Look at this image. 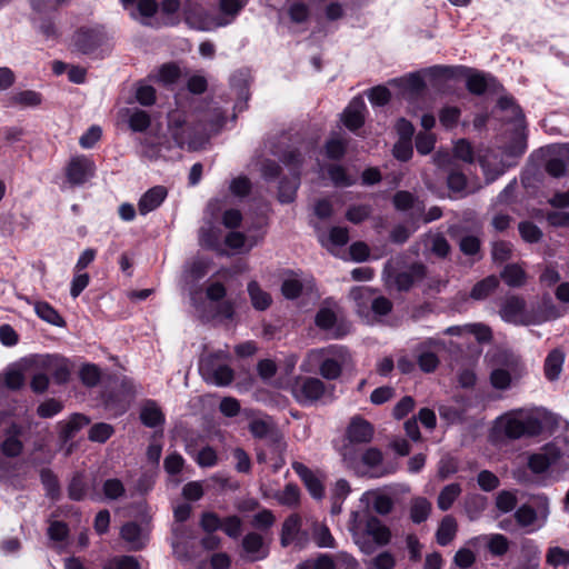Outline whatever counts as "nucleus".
Here are the masks:
<instances>
[{
    "instance_id": "obj_4",
    "label": "nucleus",
    "mask_w": 569,
    "mask_h": 569,
    "mask_svg": "<svg viewBox=\"0 0 569 569\" xmlns=\"http://www.w3.org/2000/svg\"><path fill=\"white\" fill-rule=\"evenodd\" d=\"M229 358V352L222 350L202 356L199 372L203 380L218 387L229 386L234 378L233 370L226 363Z\"/></svg>"
},
{
    "instance_id": "obj_22",
    "label": "nucleus",
    "mask_w": 569,
    "mask_h": 569,
    "mask_svg": "<svg viewBox=\"0 0 569 569\" xmlns=\"http://www.w3.org/2000/svg\"><path fill=\"white\" fill-rule=\"evenodd\" d=\"M140 420L148 428H156L164 423V415L153 400L146 401L140 409Z\"/></svg>"
},
{
    "instance_id": "obj_63",
    "label": "nucleus",
    "mask_w": 569,
    "mask_h": 569,
    "mask_svg": "<svg viewBox=\"0 0 569 569\" xmlns=\"http://www.w3.org/2000/svg\"><path fill=\"white\" fill-rule=\"evenodd\" d=\"M517 505V498L511 491H501L497 496L496 506L502 512L511 511Z\"/></svg>"
},
{
    "instance_id": "obj_54",
    "label": "nucleus",
    "mask_w": 569,
    "mask_h": 569,
    "mask_svg": "<svg viewBox=\"0 0 569 569\" xmlns=\"http://www.w3.org/2000/svg\"><path fill=\"white\" fill-rule=\"evenodd\" d=\"M450 244L447 239L438 233L430 239V251L439 258H446L450 252Z\"/></svg>"
},
{
    "instance_id": "obj_33",
    "label": "nucleus",
    "mask_w": 569,
    "mask_h": 569,
    "mask_svg": "<svg viewBox=\"0 0 569 569\" xmlns=\"http://www.w3.org/2000/svg\"><path fill=\"white\" fill-rule=\"evenodd\" d=\"M248 292L251 299V303L257 310H266L271 305L270 295L263 291L258 282L251 281L248 284Z\"/></svg>"
},
{
    "instance_id": "obj_47",
    "label": "nucleus",
    "mask_w": 569,
    "mask_h": 569,
    "mask_svg": "<svg viewBox=\"0 0 569 569\" xmlns=\"http://www.w3.org/2000/svg\"><path fill=\"white\" fill-rule=\"evenodd\" d=\"M68 495L72 500H82L87 495V485L81 475H76L72 477L69 486H68Z\"/></svg>"
},
{
    "instance_id": "obj_52",
    "label": "nucleus",
    "mask_w": 569,
    "mask_h": 569,
    "mask_svg": "<svg viewBox=\"0 0 569 569\" xmlns=\"http://www.w3.org/2000/svg\"><path fill=\"white\" fill-rule=\"evenodd\" d=\"M11 101L14 104L23 106V107H34L40 104L41 97L39 93L32 90H26L16 93L11 97Z\"/></svg>"
},
{
    "instance_id": "obj_1",
    "label": "nucleus",
    "mask_w": 569,
    "mask_h": 569,
    "mask_svg": "<svg viewBox=\"0 0 569 569\" xmlns=\"http://www.w3.org/2000/svg\"><path fill=\"white\" fill-rule=\"evenodd\" d=\"M348 529L365 555H372L377 548L386 547L392 538L390 528L378 517L359 511L351 512Z\"/></svg>"
},
{
    "instance_id": "obj_6",
    "label": "nucleus",
    "mask_w": 569,
    "mask_h": 569,
    "mask_svg": "<svg viewBox=\"0 0 569 569\" xmlns=\"http://www.w3.org/2000/svg\"><path fill=\"white\" fill-rule=\"evenodd\" d=\"M248 428L254 438L266 439L270 448L279 452L286 450L283 436L271 417L254 418L249 422Z\"/></svg>"
},
{
    "instance_id": "obj_48",
    "label": "nucleus",
    "mask_w": 569,
    "mask_h": 569,
    "mask_svg": "<svg viewBox=\"0 0 569 569\" xmlns=\"http://www.w3.org/2000/svg\"><path fill=\"white\" fill-rule=\"evenodd\" d=\"M113 433V427L108 423H96L89 430V439L94 442L103 443L106 442Z\"/></svg>"
},
{
    "instance_id": "obj_26",
    "label": "nucleus",
    "mask_w": 569,
    "mask_h": 569,
    "mask_svg": "<svg viewBox=\"0 0 569 569\" xmlns=\"http://www.w3.org/2000/svg\"><path fill=\"white\" fill-rule=\"evenodd\" d=\"M449 233L452 238H458L459 249L465 256L473 257L480 253L481 240L477 236L463 234L458 237L456 229H450Z\"/></svg>"
},
{
    "instance_id": "obj_40",
    "label": "nucleus",
    "mask_w": 569,
    "mask_h": 569,
    "mask_svg": "<svg viewBox=\"0 0 569 569\" xmlns=\"http://www.w3.org/2000/svg\"><path fill=\"white\" fill-rule=\"evenodd\" d=\"M529 432V422L517 418H508L505 422V433L509 438L518 439Z\"/></svg>"
},
{
    "instance_id": "obj_57",
    "label": "nucleus",
    "mask_w": 569,
    "mask_h": 569,
    "mask_svg": "<svg viewBox=\"0 0 569 569\" xmlns=\"http://www.w3.org/2000/svg\"><path fill=\"white\" fill-rule=\"evenodd\" d=\"M80 379L88 387H94L100 381V370L94 365H84L80 370Z\"/></svg>"
},
{
    "instance_id": "obj_7",
    "label": "nucleus",
    "mask_w": 569,
    "mask_h": 569,
    "mask_svg": "<svg viewBox=\"0 0 569 569\" xmlns=\"http://www.w3.org/2000/svg\"><path fill=\"white\" fill-rule=\"evenodd\" d=\"M427 277V267L421 262L410 264L406 270L385 278L387 287H395L398 291H409L417 282Z\"/></svg>"
},
{
    "instance_id": "obj_13",
    "label": "nucleus",
    "mask_w": 569,
    "mask_h": 569,
    "mask_svg": "<svg viewBox=\"0 0 569 569\" xmlns=\"http://www.w3.org/2000/svg\"><path fill=\"white\" fill-rule=\"evenodd\" d=\"M39 366L50 371L57 383H66L70 378V365L64 358L44 356L40 358Z\"/></svg>"
},
{
    "instance_id": "obj_59",
    "label": "nucleus",
    "mask_w": 569,
    "mask_h": 569,
    "mask_svg": "<svg viewBox=\"0 0 569 569\" xmlns=\"http://www.w3.org/2000/svg\"><path fill=\"white\" fill-rule=\"evenodd\" d=\"M487 87L488 80L481 73H472L467 78V88L473 94H482Z\"/></svg>"
},
{
    "instance_id": "obj_24",
    "label": "nucleus",
    "mask_w": 569,
    "mask_h": 569,
    "mask_svg": "<svg viewBox=\"0 0 569 569\" xmlns=\"http://www.w3.org/2000/svg\"><path fill=\"white\" fill-rule=\"evenodd\" d=\"M565 362V352L561 349L551 350L543 365L545 376L548 380H558Z\"/></svg>"
},
{
    "instance_id": "obj_53",
    "label": "nucleus",
    "mask_w": 569,
    "mask_h": 569,
    "mask_svg": "<svg viewBox=\"0 0 569 569\" xmlns=\"http://www.w3.org/2000/svg\"><path fill=\"white\" fill-rule=\"evenodd\" d=\"M208 272V262L201 259L193 260L186 269L184 274L188 280L196 281L204 277Z\"/></svg>"
},
{
    "instance_id": "obj_32",
    "label": "nucleus",
    "mask_w": 569,
    "mask_h": 569,
    "mask_svg": "<svg viewBox=\"0 0 569 569\" xmlns=\"http://www.w3.org/2000/svg\"><path fill=\"white\" fill-rule=\"evenodd\" d=\"M461 491L459 483H450L443 487L437 499L438 508L442 511L450 509Z\"/></svg>"
},
{
    "instance_id": "obj_64",
    "label": "nucleus",
    "mask_w": 569,
    "mask_h": 569,
    "mask_svg": "<svg viewBox=\"0 0 569 569\" xmlns=\"http://www.w3.org/2000/svg\"><path fill=\"white\" fill-rule=\"evenodd\" d=\"M390 97H391L390 91L388 90V88H386L383 86H377V87L372 88L368 93V98H369L370 102L376 106L387 104L390 100Z\"/></svg>"
},
{
    "instance_id": "obj_36",
    "label": "nucleus",
    "mask_w": 569,
    "mask_h": 569,
    "mask_svg": "<svg viewBox=\"0 0 569 569\" xmlns=\"http://www.w3.org/2000/svg\"><path fill=\"white\" fill-rule=\"evenodd\" d=\"M102 492L108 500H119L126 496V487L118 478H109L102 483Z\"/></svg>"
},
{
    "instance_id": "obj_56",
    "label": "nucleus",
    "mask_w": 569,
    "mask_h": 569,
    "mask_svg": "<svg viewBox=\"0 0 569 569\" xmlns=\"http://www.w3.org/2000/svg\"><path fill=\"white\" fill-rule=\"evenodd\" d=\"M490 382L493 388L505 390L510 387L511 376L506 369L498 368L491 371Z\"/></svg>"
},
{
    "instance_id": "obj_55",
    "label": "nucleus",
    "mask_w": 569,
    "mask_h": 569,
    "mask_svg": "<svg viewBox=\"0 0 569 569\" xmlns=\"http://www.w3.org/2000/svg\"><path fill=\"white\" fill-rule=\"evenodd\" d=\"M436 143V136L429 132H419L416 137V148L420 154L430 153Z\"/></svg>"
},
{
    "instance_id": "obj_21",
    "label": "nucleus",
    "mask_w": 569,
    "mask_h": 569,
    "mask_svg": "<svg viewBox=\"0 0 569 569\" xmlns=\"http://www.w3.org/2000/svg\"><path fill=\"white\" fill-rule=\"evenodd\" d=\"M242 548L249 555L250 561L264 559L268 550L263 548V538L257 532H249L242 539Z\"/></svg>"
},
{
    "instance_id": "obj_62",
    "label": "nucleus",
    "mask_w": 569,
    "mask_h": 569,
    "mask_svg": "<svg viewBox=\"0 0 569 569\" xmlns=\"http://www.w3.org/2000/svg\"><path fill=\"white\" fill-rule=\"evenodd\" d=\"M200 526L206 532L213 533L221 528L222 520L217 513L208 511L201 515Z\"/></svg>"
},
{
    "instance_id": "obj_43",
    "label": "nucleus",
    "mask_w": 569,
    "mask_h": 569,
    "mask_svg": "<svg viewBox=\"0 0 569 569\" xmlns=\"http://www.w3.org/2000/svg\"><path fill=\"white\" fill-rule=\"evenodd\" d=\"M491 257L497 263L510 260L512 257V244L502 240L493 242L491 247Z\"/></svg>"
},
{
    "instance_id": "obj_60",
    "label": "nucleus",
    "mask_w": 569,
    "mask_h": 569,
    "mask_svg": "<svg viewBox=\"0 0 569 569\" xmlns=\"http://www.w3.org/2000/svg\"><path fill=\"white\" fill-rule=\"evenodd\" d=\"M515 518L520 526L527 527V526L532 525L536 521L537 513L532 507H530L528 505H522L515 512Z\"/></svg>"
},
{
    "instance_id": "obj_37",
    "label": "nucleus",
    "mask_w": 569,
    "mask_h": 569,
    "mask_svg": "<svg viewBox=\"0 0 569 569\" xmlns=\"http://www.w3.org/2000/svg\"><path fill=\"white\" fill-rule=\"evenodd\" d=\"M276 500L287 507H297L300 498V490L297 485L288 483L283 490L274 495Z\"/></svg>"
},
{
    "instance_id": "obj_16",
    "label": "nucleus",
    "mask_w": 569,
    "mask_h": 569,
    "mask_svg": "<svg viewBox=\"0 0 569 569\" xmlns=\"http://www.w3.org/2000/svg\"><path fill=\"white\" fill-rule=\"evenodd\" d=\"M292 469L300 477L306 485L308 491L315 499H321L325 495V489L320 479L303 463L292 462Z\"/></svg>"
},
{
    "instance_id": "obj_46",
    "label": "nucleus",
    "mask_w": 569,
    "mask_h": 569,
    "mask_svg": "<svg viewBox=\"0 0 569 569\" xmlns=\"http://www.w3.org/2000/svg\"><path fill=\"white\" fill-rule=\"evenodd\" d=\"M453 156L455 158L467 162L472 163L475 161V154L471 143L466 139H459L453 147Z\"/></svg>"
},
{
    "instance_id": "obj_2",
    "label": "nucleus",
    "mask_w": 569,
    "mask_h": 569,
    "mask_svg": "<svg viewBox=\"0 0 569 569\" xmlns=\"http://www.w3.org/2000/svg\"><path fill=\"white\" fill-rule=\"evenodd\" d=\"M308 357L318 363L319 375L327 380H337L342 373V368L351 362L349 350L342 346L313 349Z\"/></svg>"
},
{
    "instance_id": "obj_25",
    "label": "nucleus",
    "mask_w": 569,
    "mask_h": 569,
    "mask_svg": "<svg viewBox=\"0 0 569 569\" xmlns=\"http://www.w3.org/2000/svg\"><path fill=\"white\" fill-rule=\"evenodd\" d=\"M501 279L512 288L523 287L527 282V273L518 263H509L500 272Z\"/></svg>"
},
{
    "instance_id": "obj_17",
    "label": "nucleus",
    "mask_w": 569,
    "mask_h": 569,
    "mask_svg": "<svg viewBox=\"0 0 569 569\" xmlns=\"http://www.w3.org/2000/svg\"><path fill=\"white\" fill-rule=\"evenodd\" d=\"M89 423L90 419L87 416L82 413H72L68 419L58 423L59 437L63 442H67Z\"/></svg>"
},
{
    "instance_id": "obj_8",
    "label": "nucleus",
    "mask_w": 569,
    "mask_h": 569,
    "mask_svg": "<svg viewBox=\"0 0 569 569\" xmlns=\"http://www.w3.org/2000/svg\"><path fill=\"white\" fill-rule=\"evenodd\" d=\"M186 23L197 30H211L224 24L211 17L198 2L187 0L183 6Z\"/></svg>"
},
{
    "instance_id": "obj_58",
    "label": "nucleus",
    "mask_w": 569,
    "mask_h": 569,
    "mask_svg": "<svg viewBox=\"0 0 569 569\" xmlns=\"http://www.w3.org/2000/svg\"><path fill=\"white\" fill-rule=\"evenodd\" d=\"M337 321L336 313L329 308L320 309L317 315L315 322L316 325L323 330L331 329Z\"/></svg>"
},
{
    "instance_id": "obj_11",
    "label": "nucleus",
    "mask_w": 569,
    "mask_h": 569,
    "mask_svg": "<svg viewBox=\"0 0 569 569\" xmlns=\"http://www.w3.org/2000/svg\"><path fill=\"white\" fill-rule=\"evenodd\" d=\"M383 453L376 447L367 448L360 458L359 465L361 463L370 471L371 477H383L395 472L393 466H383Z\"/></svg>"
},
{
    "instance_id": "obj_44",
    "label": "nucleus",
    "mask_w": 569,
    "mask_h": 569,
    "mask_svg": "<svg viewBox=\"0 0 569 569\" xmlns=\"http://www.w3.org/2000/svg\"><path fill=\"white\" fill-rule=\"evenodd\" d=\"M487 547L493 556L501 557L509 550V540L503 535L495 533L488 538Z\"/></svg>"
},
{
    "instance_id": "obj_35",
    "label": "nucleus",
    "mask_w": 569,
    "mask_h": 569,
    "mask_svg": "<svg viewBox=\"0 0 569 569\" xmlns=\"http://www.w3.org/2000/svg\"><path fill=\"white\" fill-rule=\"evenodd\" d=\"M447 186L451 192L458 194L460 198L467 196L470 192L467 190V177L458 170H451L449 172L447 177Z\"/></svg>"
},
{
    "instance_id": "obj_41",
    "label": "nucleus",
    "mask_w": 569,
    "mask_h": 569,
    "mask_svg": "<svg viewBox=\"0 0 569 569\" xmlns=\"http://www.w3.org/2000/svg\"><path fill=\"white\" fill-rule=\"evenodd\" d=\"M129 128L134 132L146 131L150 124L151 119L148 112L144 110L136 109L129 117Z\"/></svg>"
},
{
    "instance_id": "obj_34",
    "label": "nucleus",
    "mask_w": 569,
    "mask_h": 569,
    "mask_svg": "<svg viewBox=\"0 0 569 569\" xmlns=\"http://www.w3.org/2000/svg\"><path fill=\"white\" fill-rule=\"evenodd\" d=\"M417 362L423 372H433L438 368L440 360L432 350H428L425 347H418Z\"/></svg>"
},
{
    "instance_id": "obj_12",
    "label": "nucleus",
    "mask_w": 569,
    "mask_h": 569,
    "mask_svg": "<svg viewBox=\"0 0 569 569\" xmlns=\"http://www.w3.org/2000/svg\"><path fill=\"white\" fill-rule=\"evenodd\" d=\"M373 433L372 425L361 417L352 418L347 428V438L351 443H368L372 440Z\"/></svg>"
},
{
    "instance_id": "obj_61",
    "label": "nucleus",
    "mask_w": 569,
    "mask_h": 569,
    "mask_svg": "<svg viewBox=\"0 0 569 569\" xmlns=\"http://www.w3.org/2000/svg\"><path fill=\"white\" fill-rule=\"evenodd\" d=\"M179 76V68L173 63H167L160 68L158 80L164 84H171L178 80Z\"/></svg>"
},
{
    "instance_id": "obj_50",
    "label": "nucleus",
    "mask_w": 569,
    "mask_h": 569,
    "mask_svg": "<svg viewBox=\"0 0 569 569\" xmlns=\"http://www.w3.org/2000/svg\"><path fill=\"white\" fill-rule=\"evenodd\" d=\"M518 229L521 238L530 243L538 242L542 237L541 230L535 223L529 221L520 222Z\"/></svg>"
},
{
    "instance_id": "obj_5",
    "label": "nucleus",
    "mask_w": 569,
    "mask_h": 569,
    "mask_svg": "<svg viewBox=\"0 0 569 569\" xmlns=\"http://www.w3.org/2000/svg\"><path fill=\"white\" fill-rule=\"evenodd\" d=\"M292 392L298 402L313 403L327 393L332 395L333 387L328 389L326 383L319 378L301 377L296 380Z\"/></svg>"
},
{
    "instance_id": "obj_15",
    "label": "nucleus",
    "mask_w": 569,
    "mask_h": 569,
    "mask_svg": "<svg viewBox=\"0 0 569 569\" xmlns=\"http://www.w3.org/2000/svg\"><path fill=\"white\" fill-rule=\"evenodd\" d=\"M93 163L84 158L78 157L70 161L67 168V178L72 184H81L93 174Z\"/></svg>"
},
{
    "instance_id": "obj_49",
    "label": "nucleus",
    "mask_w": 569,
    "mask_h": 569,
    "mask_svg": "<svg viewBox=\"0 0 569 569\" xmlns=\"http://www.w3.org/2000/svg\"><path fill=\"white\" fill-rule=\"evenodd\" d=\"M346 149L347 142L339 137H333L326 143V154L329 159L338 160L342 158Z\"/></svg>"
},
{
    "instance_id": "obj_45",
    "label": "nucleus",
    "mask_w": 569,
    "mask_h": 569,
    "mask_svg": "<svg viewBox=\"0 0 569 569\" xmlns=\"http://www.w3.org/2000/svg\"><path fill=\"white\" fill-rule=\"evenodd\" d=\"M396 567V558L388 550L381 551L373 557L367 565V569H393Z\"/></svg>"
},
{
    "instance_id": "obj_29",
    "label": "nucleus",
    "mask_w": 569,
    "mask_h": 569,
    "mask_svg": "<svg viewBox=\"0 0 569 569\" xmlns=\"http://www.w3.org/2000/svg\"><path fill=\"white\" fill-rule=\"evenodd\" d=\"M458 525L452 516H446L437 530V542L440 546H447L456 537Z\"/></svg>"
},
{
    "instance_id": "obj_19",
    "label": "nucleus",
    "mask_w": 569,
    "mask_h": 569,
    "mask_svg": "<svg viewBox=\"0 0 569 569\" xmlns=\"http://www.w3.org/2000/svg\"><path fill=\"white\" fill-rule=\"evenodd\" d=\"M22 430L17 423H12L6 430V439L1 443V452L9 458L18 457L23 450V443L19 439Z\"/></svg>"
},
{
    "instance_id": "obj_20",
    "label": "nucleus",
    "mask_w": 569,
    "mask_h": 569,
    "mask_svg": "<svg viewBox=\"0 0 569 569\" xmlns=\"http://www.w3.org/2000/svg\"><path fill=\"white\" fill-rule=\"evenodd\" d=\"M167 193V189L162 186H156L149 189L138 202L140 214L144 216L157 209L164 201Z\"/></svg>"
},
{
    "instance_id": "obj_38",
    "label": "nucleus",
    "mask_w": 569,
    "mask_h": 569,
    "mask_svg": "<svg viewBox=\"0 0 569 569\" xmlns=\"http://www.w3.org/2000/svg\"><path fill=\"white\" fill-rule=\"evenodd\" d=\"M312 538L318 547L320 548H333L335 538L332 537L329 528L319 522H315L312 526Z\"/></svg>"
},
{
    "instance_id": "obj_10",
    "label": "nucleus",
    "mask_w": 569,
    "mask_h": 569,
    "mask_svg": "<svg viewBox=\"0 0 569 569\" xmlns=\"http://www.w3.org/2000/svg\"><path fill=\"white\" fill-rule=\"evenodd\" d=\"M561 450L555 442L547 443L537 453H533L528 459V467L535 473H542L549 467L557 463L561 457Z\"/></svg>"
},
{
    "instance_id": "obj_18",
    "label": "nucleus",
    "mask_w": 569,
    "mask_h": 569,
    "mask_svg": "<svg viewBox=\"0 0 569 569\" xmlns=\"http://www.w3.org/2000/svg\"><path fill=\"white\" fill-rule=\"evenodd\" d=\"M120 536L130 545V549L132 550H141L144 548L148 540L147 533L133 521L127 522L121 527Z\"/></svg>"
},
{
    "instance_id": "obj_30",
    "label": "nucleus",
    "mask_w": 569,
    "mask_h": 569,
    "mask_svg": "<svg viewBox=\"0 0 569 569\" xmlns=\"http://www.w3.org/2000/svg\"><path fill=\"white\" fill-rule=\"evenodd\" d=\"M371 499L372 509L380 516L389 515L395 506L393 499L379 491L373 490L366 493Z\"/></svg>"
},
{
    "instance_id": "obj_42",
    "label": "nucleus",
    "mask_w": 569,
    "mask_h": 569,
    "mask_svg": "<svg viewBox=\"0 0 569 569\" xmlns=\"http://www.w3.org/2000/svg\"><path fill=\"white\" fill-rule=\"evenodd\" d=\"M392 83L408 89L411 93H418L425 88V81L418 72L410 73L407 77L396 79Z\"/></svg>"
},
{
    "instance_id": "obj_27",
    "label": "nucleus",
    "mask_w": 569,
    "mask_h": 569,
    "mask_svg": "<svg viewBox=\"0 0 569 569\" xmlns=\"http://www.w3.org/2000/svg\"><path fill=\"white\" fill-rule=\"evenodd\" d=\"M34 311L37 316L43 321L56 326V327H66L64 319L59 315V312L48 302L46 301H37L34 303Z\"/></svg>"
},
{
    "instance_id": "obj_51",
    "label": "nucleus",
    "mask_w": 569,
    "mask_h": 569,
    "mask_svg": "<svg viewBox=\"0 0 569 569\" xmlns=\"http://www.w3.org/2000/svg\"><path fill=\"white\" fill-rule=\"evenodd\" d=\"M546 561L552 567L569 565V551L560 547H551L547 552Z\"/></svg>"
},
{
    "instance_id": "obj_14",
    "label": "nucleus",
    "mask_w": 569,
    "mask_h": 569,
    "mask_svg": "<svg viewBox=\"0 0 569 569\" xmlns=\"http://www.w3.org/2000/svg\"><path fill=\"white\" fill-rule=\"evenodd\" d=\"M366 103L362 98L351 100L341 116L343 124L351 131L357 130L365 123Z\"/></svg>"
},
{
    "instance_id": "obj_39",
    "label": "nucleus",
    "mask_w": 569,
    "mask_h": 569,
    "mask_svg": "<svg viewBox=\"0 0 569 569\" xmlns=\"http://www.w3.org/2000/svg\"><path fill=\"white\" fill-rule=\"evenodd\" d=\"M299 186L298 176L293 177L291 180H282L279 186V194L278 199L282 203H290L295 200L297 189Z\"/></svg>"
},
{
    "instance_id": "obj_28",
    "label": "nucleus",
    "mask_w": 569,
    "mask_h": 569,
    "mask_svg": "<svg viewBox=\"0 0 569 569\" xmlns=\"http://www.w3.org/2000/svg\"><path fill=\"white\" fill-rule=\"evenodd\" d=\"M499 287V279L496 276H488L478 281L471 289L470 297L473 300H483Z\"/></svg>"
},
{
    "instance_id": "obj_31",
    "label": "nucleus",
    "mask_w": 569,
    "mask_h": 569,
    "mask_svg": "<svg viewBox=\"0 0 569 569\" xmlns=\"http://www.w3.org/2000/svg\"><path fill=\"white\" fill-rule=\"evenodd\" d=\"M431 503L423 497H417L410 503V519L415 523L426 521L431 511Z\"/></svg>"
},
{
    "instance_id": "obj_9",
    "label": "nucleus",
    "mask_w": 569,
    "mask_h": 569,
    "mask_svg": "<svg viewBox=\"0 0 569 569\" xmlns=\"http://www.w3.org/2000/svg\"><path fill=\"white\" fill-rule=\"evenodd\" d=\"M526 300L518 295H509L500 301L499 316L506 322L527 325Z\"/></svg>"
},
{
    "instance_id": "obj_3",
    "label": "nucleus",
    "mask_w": 569,
    "mask_h": 569,
    "mask_svg": "<svg viewBox=\"0 0 569 569\" xmlns=\"http://www.w3.org/2000/svg\"><path fill=\"white\" fill-rule=\"evenodd\" d=\"M526 144L520 142L517 147L508 149H488L479 156V163L483 170L487 182H492L509 167L516 164L511 158H517L525 152Z\"/></svg>"
},
{
    "instance_id": "obj_23",
    "label": "nucleus",
    "mask_w": 569,
    "mask_h": 569,
    "mask_svg": "<svg viewBox=\"0 0 569 569\" xmlns=\"http://www.w3.org/2000/svg\"><path fill=\"white\" fill-rule=\"evenodd\" d=\"M301 529V518L299 515L293 513L290 515L282 523L281 535H280V543L282 547H288L296 540H301L299 538Z\"/></svg>"
}]
</instances>
